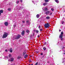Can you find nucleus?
<instances>
[{
    "label": "nucleus",
    "instance_id": "nucleus-39",
    "mask_svg": "<svg viewBox=\"0 0 65 65\" xmlns=\"http://www.w3.org/2000/svg\"><path fill=\"white\" fill-rule=\"evenodd\" d=\"M43 55V53H41L40 54V55Z\"/></svg>",
    "mask_w": 65,
    "mask_h": 65
},
{
    "label": "nucleus",
    "instance_id": "nucleus-9",
    "mask_svg": "<svg viewBox=\"0 0 65 65\" xmlns=\"http://www.w3.org/2000/svg\"><path fill=\"white\" fill-rule=\"evenodd\" d=\"M50 11H46V14H48V13H50Z\"/></svg>",
    "mask_w": 65,
    "mask_h": 65
},
{
    "label": "nucleus",
    "instance_id": "nucleus-41",
    "mask_svg": "<svg viewBox=\"0 0 65 65\" xmlns=\"http://www.w3.org/2000/svg\"><path fill=\"white\" fill-rule=\"evenodd\" d=\"M5 52H7V50H5Z\"/></svg>",
    "mask_w": 65,
    "mask_h": 65
},
{
    "label": "nucleus",
    "instance_id": "nucleus-33",
    "mask_svg": "<svg viewBox=\"0 0 65 65\" xmlns=\"http://www.w3.org/2000/svg\"><path fill=\"white\" fill-rule=\"evenodd\" d=\"M38 64V62H36V64H35V65H37Z\"/></svg>",
    "mask_w": 65,
    "mask_h": 65
},
{
    "label": "nucleus",
    "instance_id": "nucleus-11",
    "mask_svg": "<svg viewBox=\"0 0 65 65\" xmlns=\"http://www.w3.org/2000/svg\"><path fill=\"white\" fill-rule=\"evenodd\" d=\"M5 26H7L8 25V23L7 22H5Z\"/></svg>",
    "mask_w": 65,
    "mask_h": 65
},
{
    "label": "nucleus",
    "instance_id": "nucleus-32",
    "mask_svg": "<svg viewBox=\"0 0 65 65\" xmlns=\"http://www.w3.org/2000/svg\"><path fill=\"white\" fill-rule=\"evenodd\" d=\"M11 55L10 54H9V57H11Z\"/></svg>",
    "mask_w": 65,
    "mask_h": 65
},
{
    "label": "nucleus",
    "instance_id": "nucleus-45",
    "mask_svg": "<svg viewBox=\"0 0 65 65\" xmlns=\"http://www.w3.org/2000/svg\"><path fill=\"white\" fill-rule=\"evenodd\" d=\"M40 36H38V37H40Z\"/></svg>",
    "mask_w": 65,
    "mask_h": 65
},
{
    "label": "nucleus",
    "instance_id": "nucleus-42",
    "mask_svg": "<svg viewBox=\"0 0 65 65\" xmlns=\"http://www.w3.org/2000/svg\"><path fill=\"white\" fill-rule=\"evenodd\" d=\"M33 64H32L31 65H30V64H29V65H33Z\"/></svg>",
    "mask_w": 65,
    "mask_h": 65
},
{
    "label": "nucleus",
    "instance_id": "nucleus-2",
    "mask_svg": "<svg viewBox=\"0 0 65 65\" xmlns=\"http://www.w3.org/2000/svg\"><path fill=\"white\" fill-rule=\"evenodd\" d=\"M50 26V24H48V23L45 24L44 25V27L45 28H48Z\"/></svg>",
    "mask_w": 65,
    "mask_h": 65
},
{
    "label": "nucleus",
    "instance_id": "nucleus-4",
    "mask_svg": "<svg viewBox=\"0 0 65 65\" xmlns=\"http://www.w3.org/2000/svg\"><path fill=\"white\" fill-rule=\"evenodd\" d=\"M13 60H14V58H11L10 59H9L8 61L12 62V61H13Z\"/></svg>",
    "mask_w": 65,
    "mask_h": 65
},
{
    "label": "nucleus",
    "instance_id": "nucleus-24",
    "mask_svg": "<svg viewBox=\"0 0 65 65\" xmlns=\"http://www.w3.org/2000/svg\"><path fill=\"white\" fill-rule=\"evenodd\" d=\"M65 59H63V62H62L63 63H64V62H65Z\"/></svg>",
    "mask_w": 65,
    "mask_h": 65
},
{
    "label": "nucleus",
    "instance_id": "nucleus-25",
    "mask_svg": "<svg viewBox=\"0 0 65 65\" xmlns=\"http://www.w3.org/2000/svg\"><path fill=\"white\" fill-rule=\"evenodd\" d=\"M61 23L62 24H64V21H62Z\"/></svg>",
    "mask_w": 65,
    "mask_h": 65
},
{
    "label": "nucleus",
    "instance_id": "nucleus-10",
    "mask_svg": "<svg viewBox=\"0 0 65 65\" xmlns=\"http://www.w3.org/2000/svg\"><path fill=\"white\" fill-rule=\"evenodd\" d=\"M50 19V17L49 16H47L46 17V19H47V20H49Z\"/></svg>",
    "mask_w": 65,
    "mask_h": 65
},
{
    "label": "nucleus",
    "instance_id": "nucleus-8",
    "mask_svg": "<svg viewBox=\"0 0 65 65\" xmlns=\"http://www.w3.org/2000/svg\"><path fill=\"white\" fill-rule=\"evenodd\" d=\"M63 52L62 53V54L64 56H65V50H63Z\"/></svg>",
    "mask_w": 65,
    "mask_h": 65
},
{
    "label": "nucleus",
    "instance_id": "nucleus-37",
    "mask_svg": "<svg viewBox=\"0 0 65 65\" xmlns=\"http://www.w3.org/2000/svg\"><path fill=\"white\" fill-rule=\"evenodd\" d=\"M53 13L52 12L51 13H50V15H52V14Z\"/></svg>",
    "mask_w": 65,
    "mask_h": 65
},
{
    "label": "nucleus",
    "instance_id": "nucleus-35",
    "mask_svg": "<svg viewBox=\"0 0 65 65\" xmlns=\"http://www.w3.org/2000/svg\"><path fill=\"white\" fill-rule=\"evenodd\" d=\"M64 50H65V48L64 47H63V48H62V50H64Z\"/></svg>",
    "mask_w": 65,
    "mask_h": 65
},
{
    "label": "nucleus",
    "instance_id": "nucleus-47",
    "mask_svg": "<svg viewBox=\"0 0 65 65\" xmlns=\"http://www.w3.org/2000/svg\"><path fill=\"white\" fill-rule=\"evenodd\" d=\"M14 26H15L14 25Z\"/></svg>",
    "mask_w": 65,
    "mask_h": 65
},
{
    "label": "nucleus",
    "instance_id": "nucleus-29",
    "mask_svg": "<svg viewBox=\"0 0 65 65\" xmlns=\"http://www.w3.org/2000/svg\"><path fill=\"white\" fill-rule=\"evenodd\" d=\"M39 28V29H40V28H41V26H39L38 27Z\"/></svg>",
    "mask_w": 65,
    "mask_h": 65
},
{
    "label": "nucleus",
    "instance_id": "nucleus-19",
    "mask_svg": "<svg viewBox=\"0 0 65 65\" xmlns=\"http://www.w3.org/2000/svg\"><path fill=\"white\" fill-rule=\"evenodd\" d=\"M26 33H29V32H30V31L29 30H26Z\"/></svg>",
    "mask_w": 65,
    "mask_h": 65
},
{
    "label": "nucleus",
    "instance_id": "nucleus-22",
    "mask_svg": "<svg viewBox=\"0 0 65 65\" xmlns=\"http://www.w3.org/2000/svg\"><path fill=\"white\" fill-rule=\"evenodd\" d=\"M25 54H26V52H24L23 54V56H25Z\"/></svg>",
    "mask_w": 65,
    "mask_h": 65
},
{
    "label": "nucleus",
    "instance_id": "nucleus-38",
    "mask_svg": "<svg viewBox=\"0 0 65 65\" xmlns=\"http://www.w3.org/2000/svg\"><path fill=\"white\" fill-rule=\"evenodd\" d=\"M22 22H23V23H25V21H22Z\"/></svg>",
    "mask_w": 65,
    "mask_h": 65
},
{
    "label": "nucleus",
    "instance_id": "nucleus-5",
    "mask_svg": "<svg viewBox=\"0 0 65 65\" xmlns=\"http://www.w3.org/2000/svg\"><path fill=\"white\" fill-rule=\"evenodd\" d=\"M44 10V11H47V8H45L44 9L43 8H42Z\"/></svg>",
    "mask_w": 65,
    "mask_h": 65
},
{
    "label": "nucleus",
    "instance_id": "nucleus-36",
    "mask_svg": "<svg viewBox=\"0 0 65 65\" xmlns=\"http://www.w3.org/2000/svg\"><path fill=\"white\" fill-rule=\"evenodd\" d=\"M5 59H8V57L7 56H6V57H5Z\"/></svg>",
    "mask_w": 65,
    "mask_h": 65
},
{
    "label": "nucleus",
    "instance_id": "nucleus-21",
    "mask_svg": "<svg viewBox=\"0 0 65 65\" xmlns=\"http://www.w3.org/2000/svg\"><path fill=\"white\" fill-rule=\"evenodd\" d=\"M45 1L46 2H48L49 1V0H45Z\"/></svg>",
    "mask_w": 65,
    "mask_h": 65
},
{
    "label": "nucleus",
    "instance_id": "nucleus-14",
    "mask_svg": "<svg viewBox=\"0 0 65 65\" xmlns=\"http://www.w3.org/2000/svg\"><path fill=\"white\" fill-rule=\"evenodd\" d=\"M47 3H45L43 4V5H44V6H45L46 5H47Z\"/></svg>",
    "mask_w": 65,
    "mask_h": 65
},
{
    "label": "nucleus",
    "instance_id": "nucleus-28",
    "mask_svg": "<svg viewBox=\"0 0 65 65\" xmlns=\"http://www.w3.org/2000/svg\"><path fill=\"white\" fill-rule=\"evenodd\" d=\"M51 10H52V11H54V9L52 8V9H51Z\"/></svg>",
    "mask_w": 65,
    "mask_h": 65
},
{
    "label": "nucleus",
    "instance_id": "nucleus-18",
    "mask_svg": "<svg viewBox=\"0 0 65 65\" xmlns=\"http://www.w3.org/2000/svg\"><path fill=\"white\" fill-rule=\"evenodd\" d=\"M55 1L56 3H59V1H58V0H55Z\"/></svg>",
    "mask_w": 65,
    "mask_h": 65
},
{
    "label": "nucleus",
    "instance_id": "nucleus-1",
    "mask_svg": "<svg viewBox=\"0 0 65 65\" xmlns=\"http://www.w3.org/2000/svg\"><path fill=\"white\" fill-rule=\"evenodd\" d=\"M7 35H8V34L6 32H5V34L3 35L2 38H6L7 37Z\"/></svg>",
    "mask_w": 65,
    "mask_h": 65
},
{
    "label": "nucleus",
    "instance_id": "nucleus-23",
    "mask_svg": "<svg viewBox=\"0 0 65 65\" xmlns=\"http://www.w3.org/2000/svg\"><path fill=\"white\" fill-rule=\"evenodd\" d=\"M46 48L45 47H44L43 48V50H44V51H45V50H46Z\"/></svg>",
    "mask_w": 65,
    "mask_h": 65
},
{
    "label": "nucleus",
    "instance_id": "nucleus-44",
    "mask_svg": "<svg viewBox=\"0 0 65 65\" xmlns=\"http://www.w3.org/2000/svg\"><path fill=\"white\" fill-rule=\"evenodd\" d=\"M31 62V60H30L29 61V62Z\"/></svg>",
    "mask_w": 65,
    "mask_h": 65
},
{
    "label": "nucleus",
    "instance_id": "nucleus-48",
    "mask_svg": "<svg viewBox=\"0 0 65 65\" xmlns=\"http://www.w3.org/2000/svg\"><path fill=\"white\" fill-rule=\"evenodd\" d=\"M63 19H64V18H63Z\"/></svg>",
    "mask_w": 65,
    "mask_h": 65
},
{
    "label": "nucleus",
    "instance_id": "nucleus-20",
    "mask_svg": "<svg viewBox=\"0 0 65 65\" xmlns=\"http://www.w3.org/2000/svg\"><path fill=\"white\" fill-rule=\"evenodd\" d=\"M26 23L27 24H29V21L28 20H27L26 21Z\"/></svg>",
    "mask_w": 65,
    "mask_h": 65
},
{
    "label": "nucleus",
    "instance_id": "nucleus-26",
    "mask_svg": "<svg viewBox=\"0 0 65 65\" xmlns=\"http://www.w3.org/2000/svg\"><path fill=\"white\" fill-rule=\"evenodd\" d=\"M36 33H38V30H36Z\"/></svg>",
    "mask_w": 65,
    "mask_h": 65
},
{
    "label": "nucleus",
    "instance_id": "nucleus-3",
    "mask_svg": "<svg viewBox=\"0 0 65 65\" xmlns=\"http://www.w3.org/2000/svg\"><path fill=\"white\" fill-rule=\"evenodd\" d=\"M20 37H21V36L20 35H18L16 37L15 39H19Z\"/></svg>",
    "mask_w": 65,
    "mask_h": 65
},
{
    "label": "nucleus",
    "instance_id": "nucleus-6",
    "mask_svg": "<svg viewBox=\"0 0 65 65\" xmlns=\"http://www.w3.org/2000/svg\"><path fill=\"white\" fill-rule=\"evenodd\" d=\"M59 38H61V40H63V36H62V35L61 36H59Z\"/></svg>",
    "mask_w": 65,
    "mask_h": 65
},
{
    "label": "nucleus",
    "instance_id": "nucleus-46",
    "mask_svg": "<svg viewBox=\"0 0 65 65\" xmlns=\"http://www.w3.org/2000/svg\"><path fill=\"white\" fill-rule=\"evenodd\" d=\"M18 58H20V57H18Z\"/></svg>",
    "mask_w": 65,
    "mask_h": 65
},
{
    "label": "nucleus",
    "instance_id": "nucleus-13",
    "mask_svg": "<svg viewBox=\"0 0 65 65\" xmlns=\"http://www.w3.org/2000/svg\"><path fill=\"white\" fill-rule=\"evenodd\" d=\"M10 53H12V48H10Z\"/></svg>",
    "mask_w": 65,
    "mask_h": 65
},
{
    "label": "nucleus",
    "instance_id": "nucleus-40",
    "mask_svg": "<svg viewBox=\"0 0 65 65\" xmlns=\"http://www.w3.org/2000/svg\"><path fill=\"white\" fill-rule=\"evenodd\" d=\"M22 0H20L21 2H23Z\"/></svg>",
    "mask_w": 65,
    "mask_h": 65
},
{
    "label": "nucleus",
    "instance_id": "nucleus-30",
    "mask_svg": "<svg viewBox=\"0 0 65 65\" xmlns=\"http://www.w3.org/2000/svg\"><path fill=\"white\" fill-rule=\"evenodd\" d=\"M40 31H42V29L41 28L40 29Z\"/></svg>",
    "mask_w": 65,
    "mask_h": 65
},
{
    "label": "nucleus",
    "instance_id": "nucleus-43",
    "mask_svg": "<svg viewBox=\"0 0 65 65\" xmlns=\"http://www.w3.org/2000/svg\"><path fill=\"white\" fill-rule=\"evenodd\" d=\"M61 31V30L60 29V30H59V32H60Z\"/></svg>",
    "mask_w": 65,
    "mask_h": 65
},
{
    "label": "nucleus",
    "instance_id": "nucleus-49",
    "mask_svg": "<svg viewBox=\"0 0 65 65\" xmlns=\"http://www.w3.org/2000/svg\"><path fill=\"white\" fill-rule=\"evenodd\" d=\"M45 43H46V42H45Z\"/></svg>",
    "mask_w": 65,
    "mask_h": 65
},
{
    "label": "nucleus",
    "instance_id": "nucleus-17",
    "mask_svg": "<svg viewBox=\"0 0 65 65\" xmlns=\"http://www.w3.org/2000/svg\"><path fill=\"white\" fill-rule=\"evenodd\" d=\"M36 17L37 18H39V14H37L36 15Z\"/></svg>",
    "mask_w": 65,
    "mask_h": 65
},
{
    "label": "nucleus",
    "instance_id": "nucleus-27",
    "mask_svg": "<svg viewBox=\"0 0 65 65\" xmlns=\"http://www.w3.org/2000/svg\"><path fill=\"white\" fill-rule=\"evenodd\" d=\"M16 3H17V4H19V1H17L16 2Z\"/></svg>",
    "mask_w": 65,
    "mask_h": 65
},
{
    "label": "nucleus",
    "instance_id": "nucleus-31",
    "mask_svg": "<svg viewBox=\"0 0 65 65\" xmlns=\"http://www.w3.org/2000/svg\"><path fill=\"white\" fill-rule=\"evenodd\" d=\"M10 10H11L10 8H9V9H8V10H9V11H10Z\"/></svg>",
    "mask_w": 65,
    "mask_h": 65
},
{
    "label": "nucleus",
    "instance_id": "nucleus-16",
    "mask_svg": "<svg viewBox=\"0 0 65 65\" xmlns=\"http://www.w3.org/2000/svg\"><path fill=\"white\" fill-rule=\"evenodd\" d=\"M28 55H25L24 56V58H26L28 57Z\"/></svg>",
    "mask_w": 65,
    "mask_h": 65
},
{
    "label": "nucleus",
    "instance_id": "nucleus-12",
    "mask_svg": "<svg viewBox=\"0 0 65 65\" xmlns=\"http://www.w3.org/2000/svg\"><path fill=\"white\" fill-rule=\"evenodd\" d=\"M3 10H0V15L1 14V13H3Z\"/></svg>",
    "mask_w": 65,
    "mask_h": 65
},
{
    "label": "nucleus",
    "instance_id": "nucleus-7",
    "mask_svg": "<svg viewBox=\"0 0 65 65\" xmlns=\"http://www.w3.org/2000/svg\"><path fill=\"white\" fill-rule=\"evenodd\" d=\"M25 33V31L24 30H23L21 33L22 35L23 36L24 35V33Z\"/></svg>",
    "mask_w": 65,
    "mask_h": 65
},
{
    "label": "nucleus",
    "instance_id": "nucleus-34",
    "mask_svg": "<svg viewBox=\"0 0 65 65\" xmlns=\"http://www.w3.org/2000/svg\"><path fill=\"white\" fill-rule=\"evenodd\" d=\"M32 3H34V4H35V3L34 1H32Z\"/></svg>",
    "mask_w": 65,
    "mask_h": 65
},
{
    "label": "nucleus",
    "instance_id": "nucleus-15",
    "mask_svg": "<svg viewBox=\"0 0 65 65\" xmlns=\"http://www.w3.org/2000/svg\"><path fill=\"white\" fill-rule=\"evenodd\" d=\"M63 32L62 31L61 32V34H60V36H63Z\"/></svg>",
    "mask_w": 65,
    "mask_h": 65
}]
</instances>
